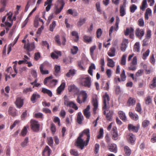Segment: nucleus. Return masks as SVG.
Segmentation results:
<instances>
[{
  "label": "nucleus",
  "mask_w": 156,
  "mask_h": 156,
  "mask_svg": "<svg viewBox=\"0 0 156 156\" xmlns=\"http://www.w3.org/2000/svg\"><path fill=\"white\" fill-rule=\"evenodd\" d=\"M80 84L85 87L90 88L91 85L90 78L88 76L86 77L81 76L78 79Z\"/></svg>",
  "instance_id": "f257e3e1"
},
{
  "label": "nucleus",
  "mask_w": 156,
  "mask_h": 156,
  "mask_svg": "<svg viewBox=\"0 0 156 156\" xmlns=\"http://www.w3.org/2000/svg\"><path fill=\"white\" fill-rule=\"evenodd\" d=\"M52 78L53 77L52 76L46 78L44 81V84L49 87H55L57 84L58 81L55 79L50 80V79Z\"/></svg>",
  "instance_id": "f03ea898"
},
{
  "label": "nucleus",
  "mask_w": 156,
  "mask_h": 156,
  "mask_svg": "<svg viewBox=\"0 0 156 156\" xmlns=\"http://www.w3.org/2000/svg\"><path fill=\"white\" fill-rule=\"evenodd\" d=\"M83 136V133H80L79 136L77 138L76 142L75 145L77 147L80 148L81 149H83L85 146H86V141H84V140L82 139Z\"/></svg>",
  "instance_id": "7ed1b4c3"
},
{
  "label": "nucleus",
  "mask_w": 156,
  "mask_h": 156,
  "mask_svg": "<svg viewBox=\"0 0 156 156\" xmlns=\"http://www.w3.org/2000/svg\"><path fill=\"white\" fill-rule=\"evenodd\" d=\"M87 94L86 91L83 90L81 91L76 99V101L80 104L84 103L86 100Z\"/></svg>",
  "instance_id": "20e7f679"
},
{
  "label": "nucleus",
  "mask_w": 156,
  "mask_h": 156,
  "mask_svg": "<svg viewBox=\"0 0 156 156\" xmlns=\"http://www.w3.org/2000/svg\"><path fill=\"white\" fill-rule=\"evenodd\" d=\"M103 110H106L108 108V106L109 105V101H110V98L108 94L107 93H105L103 97Z\"/></svg>",
  "instance_id": "39448f33"
},
{
  "label": "nucleus",
  "mask_w": 156,
  "mask_h": 156,
  "mask_svg": "<svg viewBox=\"0 0 156 156\" xmlns=\"http://www.w3.org/2000/svg\"><path fill=\"white\" fill-rule=\"evenodd\" d=\"M30 123L31 129L34 132L38 131L40 126V125L38 122L34 120H31Z\"/></svg>",
  "instance_id": "423d86ee"
},
{
  "label": "nucleus",
  "mask_w": 156,
  "mask_h": 156,
  "mask_svg": "<svg viewBox=\"0 0 156 156\" xmlns=\"http://www.w3.org/2000/svg\"><path fill=\"white\" fill-rule=\"evenodd\" d=\"M24 48L27 51V54L29 56H30V51L33 50L35 48V45L33 43H28L24 44Z\"/></svg>",
  "instance_id": "0eeeda50"
},
{
  "label": "nucleus",
  "mask_w": 156,
  "mask_h": 156,
  "mask_svg": "<svg viewBox=\"0 0 156 156\" xmlns=\"http://www.w3.org/2000/svg\"><path fill=\"white\" fill-rule=\"evenodd\" d=\"M64 105L67 107L72 108L75 110H77L78 109V107L76 106V104L73 101H69L67 99H65L64 102Z\"/></svg>",
  "instance_id": "6e6552de"
},
{
  "label": "nucleus",
  "mask_w": 156,
  "mask_h": 156,
  "mask_svg": "<svg viewBox=\"0 0 156 156\" xmlns=\"http://www.w3.org/2000/svg\"><path fill=\"white\" fill-rule=\"evenodd\" d=\"M111 134L112 135V138L113 140H116L118 139L119 136L117 128L116 127L114 126L112 128Z\"/></svg>",
  "instance_id": "1a4fd4ad"
},
{
  "label": "nucleus",
  "mask_w": 156,
  "mask_h": 156,
  "mask_svg": "<svg viewBox=\"0 0 156 156\" xmlns=\"http://www.w3.org/2000/svg\"><path fill=\"white\" fill-rule=\"evenodd\" d=\"M68 90L69 92H73L75 94H78L79 89L78 87L74 84H71L68 86Z\"/></svg>",
  "instance_id": "9d476101"
},
{
  "label": "nucleus",
  "mask_w": 156,
  "mask_h": 156,
  "mask_svg": "<svg viewBox=\"0 0 156 156\" xmlns=\"http://www.w3.org/2000/svg\"><path fill=\"white\" fill-rule=\"evenodd\" d=\"M135 34L136 37L141 39L144 35V30L143 29L137 28L135 30Z\"/></svg>",
  "instance_id": "9b49d317"
},
{
  "label": "nucleus",
  "mask_w": 156,
  "mask_h": 156,
  "mask_svg": "<svg viewBox=\"0 0 156 156\" xmlns=\"http://www.w3.org/2000/svg\"><path fill=\"white\" fill-rule=\"evenodd\" d=\"M109 108L108 107V108L106 110H104L103 114L106 115V117L107 120L111 121L112 119V117L113 115V112L112 110H110L106 114V111H108Z\"/></svg>",
  "instance_id": "f8f14e48"
},
{
  "label": "nucleus",
  "mask_w": 156,
  "mask_h": 156,
  "mask_svg": "<svg viewBox=\"0 0 156 156\" xmlns=\"http://www.w3.org/2000/svg\"><path fill=\"white\" fill-rule=\"evenodd\" d=\"M108 150L111 152L116 153L117 151V147L115 144H109L108 145Z\"/></svg>",
  "instance_id": "ddd939ff"
},
{
  "label": "nucleus",
  "mask_w": 156,
  "mask_h": 156,
  "mask_svg": "<svg viewBox=\"0 0 156 156\" xmlns=\"http://www.w3.org/2000/svg\"><path fill=\"white\" fill-rule=\"evenodd\" d=\"M8 112L9 114L12 117H15L17 115V110L13 107H9L8 109Z\"/></svg>",
  "instance_id": "4468645a"
},
{
  "label": "nucleus",
  "mask_w": 156,
  "mask_h": 156,
  "mask_svg": "<svg viewBox=\"0 0 156 156\" xmlns=\"http://www.w3.org/2000/svg\"><path fill=\"white\" fill-rule=\"evenodd\" d=\"M139 129V126H134L131 124H129L128 125V129L130 131L137 133L138 132Z\"/></svg>",
  "instance_id": "2eb2a0df"
},
{
  "label": "nucleus",
  "mask_w": 156,
  "mask_h": 156,
  "mask_svg": "<svg viewBox=\"0 0 156 156\" xmlns=\"http://www.w3.org/2000/svg\"><path fill=\"white\" fill-rule=\"evenodd\" d=\"M16 107L18 108H21L23 105V100L20 97L17 98L15 102Z\"/></svg>",
  "instance_id": "dca6fc26"
},
{
  "label": "nucleus",
  "mask_w": 156,
  "mask_h": 156,
  "mask_svg": "<svg viewBox=\"0 0 156 156\" xmlns=\"http://www.w3.org/2000/svg\"><path fill=\"white\" fill-rule=\"evenodd\" d=\"M51 152V150L48 146H46L42 153L43 156H49Z\"/></svg>",
  "instance_id": "f3484780"
},
{
  "label": "nucleus",
  "mask_w": 156,
  "mask_h": 156,
  "mask_svg": "<svg viewBox=\"0 0 156 156\" xmlns=\"http://www.w3.org/2000/svg\"><path fill=\"white\" fill-rule=\"evenodd\" d=\"M80 133L83 134V136L84 135V134L87 137V139H86V143L87 145L90 138V130L89 129H84L83 132Z\"/></svg>",
  "instance_id": "a211bd4d"
},
{
  "label": "nucleus",
  "mask_w": 156,
  "mask_h": 156,
  "mask_svg": "<svg viewBox=\"0 0 156 156\" xmlns=\"http://www.w3.org/2000/svg\"><path fill=\"white\" fill-rule=\"evenodd\" d=\"M127 139L128 141L132 144H134L136 137L135 136L133 133H130L127 136Z\"/></svg>",
  "instance_id": "6ab92c4d"
},
{
  "label": "nucleus",
  "mask_w": 156,
  "mask_h": 156,
  "mask_svg": "<svg viewBox=\"0 0 156 156\" xmlns=\"http://www.w3.org/2000/svg\"><path fill=\"white\" fill-rule=\"evenodd\" d=\"M66 86L65 83L62 82L60 85L57 88L56 90L57 94L58 95L61 94V92L64 90Z\"/></svg>",
  "instance_id": "aec40b11"
},
{
  "label": "nucleus",
  "mask_w": 156,
  "mask_h": 156,
  "mask_svg": "<svg viewBox=\"0 0 156 156\" xmlns=\"http://www.w3.org/2000/svg\"><path fill=\"white\" fill-rule=\"evenodd\" d=\"M90 106L88 105L86 109H85L83 112V113L84 115L87 119H89L90 116V112L89 111L90 109Z\"/></svg>",
  "instance_id": "412c9836"
},
{
  "label": "nucleus",
  "mask_w": 156,
  "mask_h": 156,
  "mask_svg": "<svg viewBox=\"0 0 156 156\" xmlns=\"http://www.w3.org/2000/svg\"><path fill=\"white\" fill-rule=\"evenodd\" d=\"M53 0H47L44 2V6L47 7H46L45 9L47 12H48L51 9V6L52 5V3Z\"/></svg>",
  "instance_id": "4be33fe9"
},
{
  "label": "nucleus",
  "mask_w": 156,
  "mask_h": 156,
  "mask_svg": "<svg viewBox=\"0 0 156 156\" xmlns=\"http://www.w3.org/2000/svg\"><path fill=\"white\" fill-rule=\"evenodd\" d=\"M128 43V40L127 39H125L123 40L121 45V50L122 51H124L127 47V44Z\"/></svg>",
  "instance_id": "5701e85b"
},
{
  "label": "nucleus",
  "mask_w": 156,
  "mask_h": 156,
  "mask_svg": "<svg viewBox=\"0 0 156 156\" xmlns=\"http://www.w3.org/2000/svg\"><path fill=\"white\" fill-rule=\"evenodd\" d=\"M83 120V116L82 115L81 112H80L78 113L77 115L76 121L79 124H81L82 123V121Z\"/></svg>",
  "instance_id": "b1692460"
},
{
  "label": "nucleus",
  "mask_w": 156,
  "mask_h": 156,
  "mask_svg": "<svg viewBox=\"0 0 156 156\" xmlns=\"http://www.w3.org/2000/svg\"><path fill=\"white\" fill-rule=\"evenodd\" d=\"M118 114L120 118L123 122H126L127 120L126 117L125 113L123 111H120L118 112Z\"/></svg>",
  "instance_id": "393cba45"
},
{
  "label": "nucleus",
  "mask_w": 156,
  "mask_h": 156,
  "mask_svg": "<svg viewBox=\"0 0 156 156\" xmlns=\"http://www.w3.org/2000/svg\"><path fill=\"white\" fill-rule=\"evenodd\" d=\"M92 104L94 106L93 108V112L94 114H95L96 113V110L98 107V101L96 99H93L92 101Z\"/></svg>",
  "instance_id": "a878e982"
},
{
  "label": "nucleus",
  "mask_w": 156,
  "mask_h": 156,
  "mask_svg": "<svg viewBox=\"0 0 156 156\" xmlns=\"http://www.w3.org/2000/svg\"><path fill=\"white\" fill-rule=\"evenodd\" d=\"M40 96L37 92L34 93L31 97V101L33 103L36 102V100L40 98Z\"/></svg>",
  "instance_id": "bb28decb"
},
{
  "label": "nucleus",
  "mask_w": 156,
  "mask_h": 156,
  "mask_svg": "<svg viewBox=\"0 0 156 156\" xmlns=\"http://www.w3.org/2000/svg\"><path fill=\"white\" fill-rule=\"evenodd\" d=\"M61 55V52L59 51H55L51 53V57L53 59H57L59 56Z\"/></svg>",
  "instance_id": "cd10ccee"
},
{
  "label": "nucleus",
  "mask_w": 156,
  "mask_h": 156,
  "mask_svg": "<svg viewBox=\"0 0 156 156\" xmlns=\"http://www.w3.org/2000/svg\"><path fill=\"white\" fill-rule=\"evenodd\" d=\"M54 69L55 70L54 75L56 76H59L61 72L60 66H59L55 65L54 67Z\"/></svg>",
  "instance_id": "c85d7f7f"
},
{
  "label": "nucleus",
  "mask_w": 156,
  "mask_h": 156,
  "mask_svg": "<svg viewBox=\"0 0 156 156\" xmlns=\"http://www.w3.org/2000/svg\"><path fill=\"white\" fill-rule=\"evenodd\" d=\"M61 5L60 7L58 8L57 5L55 6V14L57 15L61 12L65 4H59Z\"/></svg>",
  "instance_id": "c756f323"
},
{
  "label": "nucleus",
  "mask_w": 156,
  "mask_h": 156,
  "mask_svg": "<svg viewBox=\"0 0 156 156\" xmlns=\"http://www.w3.org/2000/svg\"><path fill=\"white\" fill-rule=\"evenodd\" d=\"M136 102L135 98L129 97L128 100L127 104L129 106H133L135 105Z\"/></svg>",
  "instance_id": "7c9ffc66"
},
{
  "label": "nucleus",
  "mask_w": 156,
  "mask_h": 156,
  "mask_svg": "<svg viewBox=\"0 0 156 156\" xmlns=\"http://www.w3.org/2000/svg\"><path fill=\"white\" fill-rule=\"evenodd\" d=\"M115 49L114 47H112L108 52V55L110 57H113L115 55Z\"/></svg>",
  "instance_id": "2f4dec72"
},
{
  "label": "nucleus",
  "mask_w": 156,
  "mask_h": 156,
  "mask_svg": "<svg viewBox=\"0 0 156 156\" xmlns=\"http://www.w3.org/2000/svg\"><path fill=\"white\" fill-rule=\"evenodd\" d=\"M41 92L44 94H47L50 97H51L52 96V94L51 91L50 90L45 88H42Z\"/></svg>",
  "instance_id": "473e14b6"
},
{
  "label": "nucleus",
  "mask_w": 156,
  "mask_h": 156,
  "mask_svg": "<svg viewBox=\"0 0 156 156\" xmlns=\"http://www.w3.org/2000/svg\"><path fill=\"white\" fill-rule=\"evenodd\" d=\"M76 73V71L74 69H70L69 72L66 74V76L68 78H69L71 76H73Z\"/></svg>",
  "instance_id": "72a5a7b5"
},
{
  "label": "nucleus",
  "mask_w": 156,
  "mask_h": 156,
  "mask_svg": "<svg viewBox=\"0 0 156 156\" xmlns=\"http://www.w3.org/2000/svg\"><path fill=\"white\" fill-rule=\"evenodd\" d=\"M129 115L130 118L133 120H137L138 119V116L136 114H134L132 112H129Z\"/></svg>",
  "instance_id": "f704fd0d"
},
{
  "label": "nucleus",
  "mask_w": 156,
  "mask_h": 156,
  "mask_svg": "<svg viewBox=\"0 0 156 156\" xmlns=\"http://www.w3.org/2000/svg\"><path fill=\"white\" fill-rule=\"evenodd\" d=\"M124 150L125 156H129L131 153V151L130 148L127 146L124 147Z\"/></svg>",
  "instance_id": "c9c22d12"
},
{
  "label": "nucleus",
  "mask_w": 156,
  "mask_h": 156,
  "mask_svg": "<svg viewBox=\"0 0 156 156\" xmlns=\"http://www.w3.org/2000/svg\"><path fill=\"white\" fill-rule=\"evenodd\" d=\"M147 0H143L141 3V5L140 6V9L143 11H144L146 8H147Z\"/></svg>",
  "instance_id": "e433bc0d"
},
{
  "label": "nucleus",
  "mask_w": 156,
  "mask_h": 156,
  "mask_svg": "<svg viewBox=\"0 0 156 156\" xmlns=\"http://www.w3.org/2000/svg\"><path fill=\"white\" fill-rule=\"evenodd\" d=\"M95 69L96 67L94 64L93 63H91L90 66L89 67L88 72L91 76H92L93 69Z\"/></svg>",
  "instance_id": "4c0bfd02"
},
{
  "label": "nucleus",
  "mask_w": 156,
  "mask_h": 156,
  "mask_svg": "<svg viewBox=\"0 0 156 156\" xmlns=\"http://www.w3.org/2000/svg\"><path fill=\"white\" fill-rule=\"evenodd\" d=\"M152 14V11L151 9L148 8L146 10L145 14V19L146 20H148L149 18L148 15L151 16Z\"/></svg>",
  "instance_id": "58836bf2"
},
{
  "label": "nucleus",
  "mask_w": 156,
  "mask_h": 156,
  "mask_svg": "<svg viewBox=\"0 0 156 156\" xmlns=\"http://www.w3.org/2000/svg\"><path fill=\"white\" fill-rule=\"evenodd\" d=\"M86 20V19L85 18H80L77 22V26L79 27H81L85 23Z\"/></svg>",
  "instance_id": "ea45409f"
},
{
  "label": "nucleus",
  "mask_w": 156,
  "mask_h": 156,
  "mask_svg": "<svg viewBox=\"0 0 156 156\" xmlns=\"http://www.w3.org/2000/svg\"><path fill=\"white\" fill-rule=\"evenodd\" d=\"M150 87L151 88L156 87V76H154L151 82Z\"/></svg>",
  "instance_id": "a19ab883"
},
{
  "label": "nucleus",
  "mask_w": 156,
  "mask_h": 156,
  "mask_svg": "<svg viewBox=\"0 0 156 156\" xmlns=\"http://www.w3.org/2000/svg\"><path fill=\"white\" fill-rule=\"evenodd\" d=\"M108 63L107 65L108 66L111 67H113L115 66V62L112 59L109 58H108Z\"/></svg>",
  "instance_id": "79ce46f5"
},
{
  "label": "nucleus",
  "mask_w": 156,
  "mask_h": 156,
  "mask_svg": "<svg viewBox=\"0 0 156 156\" xmlns=\"http://www.w3.org/2000/svg\"><path fill=\"white\" fill-rule=\"evenodd\" d=\"M44 65L43 64L41 65L40 67V69L41 73L43 75L48 74L49 73L48 70H44Z\"/></svg>",
  "instance_id": "37998d69"
},
{
  "label": "nucleus",
  "mask_w": 156,
  "mask_h": 156,
  "mask_svg": "<svg viewBox=\"0 0 156 156\" xmlns=\"http://www.w3.org/2000/svg\"><path fill=\"white\" fill-rule=\"evenodd\" d=\"M125 6L124 5H122L120 6V16H124L126 14L125 9Z\"/></svg>",
  "instance_id": "c03bdc74"
},
{
  "label": "nucleus",
  "mask_w": 156,
  "mask_h": 156,
  "mask_svg": "<svg viewBox=\"0 0 156 156\" xmlns=\"http://www.w3.org/2000/svg\"><path fill=\"white\" fill-rule=\"evenodd\" d=\"M104 130L102 128H100V129L99 132L97 136V138L98 139H100L102 138L103 137Z\"/></svg>",
  "instance_id": "a18cd8bd"
},
{
  "label": "nucleus",
  "mask_w": 156,
  "mask_h": 156,
  "mask_svg": "<svg viewBox=\"0 0 156 156\" xmlns=\"http://www.w3.org/2000/svg\"><path fill=\"white\" fill-rule=\"evenodd\" d=\"M84 41L86 42H90L92 41V37L89 36L85 35L83 37Z\"/></svg>",
  "instance_id": "49530a36"
},
{
  "label": "nucleus",
  "mask_w": 156,
  "mask_h": 156,
  "mask_svg": "<svg viewBox=\"0 0 156 156\" xmlns=\"http://www.w3.org/2000/svg\"><path fill=\"white\" fill-rule=\"evenodd\" d=\"M149 38H146L143 41L142 46H147L150 43Z\"/></svg>",
  "instance_id": "de8ad7c7"
},
{
  "label": "nucleus",
  "mask_w": 156,
  "mask_h": 156,
  "mask_svg": "<svg viewBox=\"0 0 156 156\" xmlns=\"http://www.w3.org/2000/svg\"><path fill=\"white\" fill-rule=\"evenodd\" d=\"M84 64V61L83 60L78 61V66L79 69L81 70H84V69L83 66Z\"/></svg>",
  "instance_id": "09e8293b"
},
{
  "label": "nucleus",
  "mask_w": 156,
  "mask_h": 156,
  "mask_svg": "<svg viewBox=\"0 0 156 156\" xmlns=\"http://www.w3.org/2000/svg\"><path fill=\"white\" fill-rule=\"evenodd\" d=\"M150 123V122L149 121L147 120H144L142 122V125L144 128H145L148 126Z\"/></svg>",
  "instance_id": "8fccbe9b"
},
{
  "label": "nucleus",
  "mask_w": 156,
  "mask_h": 156,
  "mask_svg": "<svg viewBox=\"0 0 156 156\" xmlns=\"http://www.w3.org/2000/svg\"><path fill=\"white\" fill-rule=\"evenodd\" d=\"M140 43L139 42H136L135 44L134 45V51L137 52L140 51Z\"/></svg>",
  "instance_id": "3c124183"
},
{
  "label": "nucleus",
  "mask_w": 156,
  "mask_h": 156,
  "mask_svg": "<svg viewBox=\"0 0 156 156\" xmlns=\"http://www.w3.org/2000/svg\"><path fill=\"white\" fill-rule=\"evenodd\" d=\"M56 26V23L55 21H53L50 25L49 30L51 32H53L54 30V29L55 27Z\"/></svg>",
  "instance_id": "603ef678"
},
{
  "label": "nucleus",
  "mask_w": 156,
  "mask_h": 156,
  "mask_svg": "<svg viewBox=\"0 0 156 156\" xmlns=\"http://www.w3.org/2000/svg\"><path fill=\"white\" fill-rule=\"evenodd\" d=\"M78 51V48L77 47L73 46L71 49V53L73 55L76 54Z\"/></svg>",
  "instance_id": "864d4df0"
},
{
  "label": "nucleus",
  "mask_w": 156,
  "mask_h": 156,
  "mask_svg": "<svg viewBox=\"0 0 156 156\" xmlns=\"http://www.w3.org/2000/svg\"><path fill=\"white\" fill-rule=\"evenodd\" d=\"M121 81H124L126 80V76L125 74V71L124 69H123L122 73L120 75Z\"/></svg>",
  "instance_id": "5fc2aeb1"
},
{
  "label": "nucleus",
  "mask_w": 156,
  "mask_h": 156,
  "mask_svg": "<svg viewBox=\"0 0 156 156\" xmlns=\"http://www.w3.org/2000/svg\"><path fill=\"white\" fill-rule=\"evenodd\" d=\"M129 8L130 12L134 13L137 9V7L135 5L133 4L130 6Z\"/></svg>",
  "instance_id": "6e6d98bb"
},
{
  "label": "nucleus",
  "mask_w": 156,
  "mask_h": 156,
  "mask_svg": "<svg viewBox=\"0 0 156 156\" xmlns=\"http://www.w3.org/2000/svg\"><path fill=\"white\" fill-rule=\"evenodd\" d=\"M28 142V137H26L24 141L21 143V146L23 147H24L27 146V144Z\"/></svg>",
  "instance_id": "4d7b16f0"
},
{
  "label": "nucleus",
  "mask_w": 156,
  "mask_h": 156,
  "mask_svg": "<svg viewBox=\"0 0 156 156\" xmlns=\"http://www.w3.org/2000/svg\"><path fill=\"white\" fill-rule=\"evenodd\" d=\"M48 144L50 146H52L53 144V140L51 137H49L48 138Z\"/></svg>",
  "instance_id": "13d9d810"
},
{
  "label": "nucleus",
  "mask_w": 156,
  "mask_h": 156,
  "mask_svg": "<svg viewBox=\"0 0 156 156\" xmlns=\"http://www.w3.org/2000/svg\"><path fill=\"white\" fill-rule=\"evenodd\" d=\"M70 153L72 155L74 156H78L79 154L78 151L76 150L72 149L70 150Z\"/></svg>",
  "instance_id": "bf43d9fd"
},
{
  "label": "nucleus",
  "mask_w": 156,
  "mask_h": 156,
  "mask_svg": "<svg viewBox=\"0 0 156 156\" xmlns=\"http://www.w3.org/2000/svg\"><path fill=\"white\" fill-rule=\"evenodd\" d=\"M126 55H123L122 57L120 64L122 65H124L126 63Z\"/></svg>",
  "instance_id": "052dcab7"
},
{
  "label": "nucleus",
  "mask_w": 156,
  "mask_h": 156,
  "mask_svg": "<svg viewBox=\"0 0 156 156\" xmlns=\"http://www.w3.org/2000/svg\"><path fill=\"white\" fill-rule=\"evenodd\" d=\"M34 117L37 118L42 119L43 118V115L42 113L38 112L35 114Z\"/></svg>",
  "instance_id": "680f3d73"
},
{
  "label": "nucleus",
  "mask_w": 156,
  "mask_h": 156,
  "mask_svg": "<svg viewBox=\"0 0 156 156\" xmlns=\"http://www.w3.org/2000/svg\"><path fill=\"white\" fill-rule=\"evenodd\" d=\"M150 53V50L147 49L145 52L142 55V58L143 59L145 60L147 57L149 55Z\"/></svg>",
  "instance_id": "e2e57ef3"
},
{
  "label": "nucleus",
  "mask_w": 156,
  "mask_h": 156,
  "mask_svg": "<svg viewBox=\"0 0 156 156\" xmlns=\"http://www.w3.org/2000/svg\"><path fill=\"white\" fill-rule=\"evenodd\" d=\"M152 99L150 96H148L146 97L145 99V104L146 105H149L151 102Z\"/></svg>",
  "instance_id": "0e129e2a"
},
{
  "label": "nucleus",
  "mask_w": 156,
  "mask_h": 156,
  "mask_svg": "<svg viewBox=\"0 0 156 156\" xmlns=\"http://www.w3.org/2000/svg\"><path fill=\"white\" fill-rule=\"evenodd\" d=\"M102 33V31L101 28L98 29L96 31L97 37L99 38L101 36Z\"/></svg>",
  "instance_id": "69168bd1"
},
{
  "label": "nucleus",
  "mask_w": 156,
  "mask_h": 156,
  "mask_svg": "<svg viewBox=\"0 0 156 156\" xmlns=\"http://www.w3.org/2000/svg\"><path fill=\"white\" fill-rule=\"evenodd\" d=\"M55 40L58 45L60 46L61 45V43L60 40L59 36L58 35H56L55 37Z\"/></svg>",
  "instance_id": "338daca9"
},
{
  "label": "nucleus",
  "mask_w": 156,
  "mask_h": 156,
  "mask_svg": "<svg viewBox=\"0 0 156 156\" xmlns=\"http://www.w3.org/2000/svg\"><path fill=\"white\" fill-rule=\"evenodd\" d=\"M135 109L136 111L141 113V107L140 104L139 103H137L136 105Z\"/></svg>",
  "instance_id": "774afa93"
}]
</instances>
